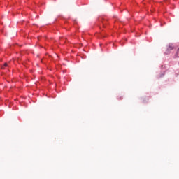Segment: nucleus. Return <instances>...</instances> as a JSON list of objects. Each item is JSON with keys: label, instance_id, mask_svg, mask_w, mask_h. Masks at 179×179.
Instances as JSON below:
<instances>
[{"label": "nucleus", "instance_id": "1", "mask_svg": "<svg viewBox=\"0 0 179 179\" xmlns=\"http://www.w3.org/2000/svg\"><path fill=\"white\" fill-rule=\"evenodd\" d=\"M4 66H8V64H7V63H5V64H4Z\"/></svg>", "mask_w": 179, "mask_h": 179}]
</instances>
